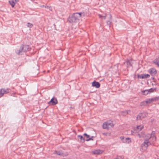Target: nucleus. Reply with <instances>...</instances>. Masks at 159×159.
<instances>
[{
	"mask_svg": "<svg viewBox=\"0 0 159 159\" xmlns=\"http://www.w3.org/2000/svg\"><path fill=\"white\" fill-rule=\"evenodd\" d=\"M148 139L147 137H145V139L143 143L141 145L140 150L142 151H145L148 148L149 145L151 144Z\"/></svg>",
	"mask_w": 159,
	"mask_h": 159,
	"instance_id": "nucleus-1",
	"label": "nucleus"
},
{
	"mask_svg": "<svg viewBox=\"0 0 159 159\" xmlns=\"http://www.w3.org/2000/svg\"><path fill=\"white\" fill-rule=\"evenodd\" d=\"M154 135V132H152L151 134H148L145 136L148 139V140L151 144H153L156 140V138Z\"/></svg>",
	"mask_w": 159,
	"mask_h": 159,
	"instance_id": "nucleus-2",
	"label": "nucleus"
},
{
	"mask_svg": "<svg viewBox=\"0 0 159 159\" xmlns=\"http://www.w3.org/2000/svg\"><path fill=\"white\" fill-rule=\"evenodd\" d=\"M114 125L112 122L111 120H108L103 123L102 127L104 129H107L112 127Z\"/></svg>",
	"mask_w": 159,
	"mask_h": 159,
	"instance_id": "nucleus-3",
	"label": "nucleus"
},
{
	"mask_svg": "<svg viewBox=\"0 0 159 159\" xmlns=\"http://www.w3.org/2000/svg\"><path fill=\"white\" fill-rule=\"evenodd\" d=\"M84 13H75L72 16L71 20L73 21L74 20H78L81 17V16H84Z\"/></svg>",
	"mask_w": 159,
	"mask_h": 159,
	"instance_id": "nucleus-4",
	"label": "nucleus"
},
{
	"mask_svg": "<svg viewBox=\"0 0 159 159\" xmlns=\"http://www.w3.org/2000/svg\"><path fill=\"white\" fill-rule=\"evenodd\" d=\"M9 89H2L0 90V98L3 96L4 94L9 93L10 91Z\"/></svg>",
	"mask_w": 159,
	"mask_h": 159,
	"instance_id": "nucleus-5",
	"label": "nucleus"
},
{
	"mask_svg": "<svg viewBox=\"0 0 159 159\" xmlns=\"http://www.w3.org/2000/svg\"><path fill=\"white\" fill-rule=\"evenodd\" d=\"M147 115V114L146 113L143 112L140 113L137 116V120H142V119L146 117Z\"/></svg>",
	"mask_w": 159,
	"mask_h": 159,
	"instance_id": "nucleus-6",
	"label": "nucleus"
},
{
	"mask_svg": "<svg viewBox=\"0 0 159 159\" xmlns=\"http://www.w3.org/2000/svg\"><path fill=\"white\" fill-rule=\"evenodd\" d=\"M57 100L56 98H53L51 100L48 102V103L51 105H55L57 103Z\"/></svg>",
	"mask_w": 159,
	"mask_h": 159,
	"instance_id": "nucleus-7",
	"label": "nucleus"
},
{
	"mask_svg": "<svg viewBox=\"0 0 159 159\" xmlns=\"http://www.w3.org/2000/svg\"><path fill=\"white\" fill-rule=\"evenodd\" d=\"M22 49H23V52H25L29 51L31 48H30L29 45H25L22 47Z\"/></svg>",
	"mask_w": 159,
	"mask_h": 159,
	"instance_id": "nucleus-8",
	"label": "nucleus"
},
{
	"mask_svg": "<svg viewBox=\"0 0 159 159\" xmlns=\"http://www.w3.org/2000/svg\"><path fill=\"white\" fill-rule=\"evenodd\" d=\"M92 86L95 87L96 88H98L100 87V84L99 82L94 81L92 83Z\"/></svg>",
	"mask_w": 159,
	"mask_h": 159,
	"instance_id": "nucleus-9",
	"label": "nucleus"
},
{
	"mask_svg": "<svg viewBox=\"0 0 159 159\" xmlns=\"http://www.w3.org/2000/svg\"><path fill=\"white\" fill-rule=\"evenodd\" d=\"M103 152L102 150H95L92 152V153L94 154L98 155L102 154Z\"/></svg>",
	"mask_w": 159,
	"mask_h": 159,
	"instance_id": "nucleus-10",
	"label": "nucleus"
},
{
	"mask_svg": "<svg viewBox=\"0 0 159 159\" xmlns=\"http://www.w3.org/2000/svg\"><path fill=\"white\" fill-rule=\"evenodd\" d=\"M138 77L140 78L144 79L149 77L150 75L148 74H142L139 75Z\"/></svg>",
	"mask_w": 159,
	"mask_h": 159,
	"instance_id": "nucleus-11",
	"label": "nucleus"
},
{
	"mask_svg": "<svg viewBox=\"0 0 159 159\" xmlns=\"http://www.w3.org/2000/svg\"><path fill=\"white\" fill-rule=\"evenodd\" d=\"M149 72L152 75L156 74L157 72L156 70L154 68H151L149 70Z\"/></svg>",
	"mask_w": 159,
	"mask_h": 159,
	"instance_id": "nucleus-12",
	"label": "nucleus"
},
{
	"mask_svg": "<svg viewBox=\"0 0 159 159\" xmlns=\"http://www.w3.org/2000/svg\"><path fill=\"white\" fill-rule=\"evenodd\" d=\"M156 98H149L148 99L146 100V102H147V103H151L152 102L154 101H156Z\"/></svg>",
	"mask_w": 159,
	"mask_h": 159,
	"instance_id": "nucleus-13",
	"label": "nucleus"
},
{
	"mask_svg": "<svg viewBox=\"0 0 159 159\" xmlns=\"http://www.w3.org/2000/svg\"><path fill=\"white\" fill-rule=\"evenodd\" d=\"M77 137L78 139H80V140L81 142L84 143V139L82 136L81 135H78L77 136Z\"/></svg>",
	"mask_w": 159,
	"mask_h": 159,
	"instance_id": "nucleus-14",
	"label": "nucleus"
},
{
	"mask_svg": "<svg viewBox=\"0 0 159 159\" xmlns=\"http://www.w3.org/2000/svg\"><path fill=\"white\" fill-rule=\"evenodd\" d=\"M130 111H121L120 113L121 114L124 116H126L128 114L129 112H130Z\"/></svg>",
	"mask_w": 159,
	"mask_h": 159,
	"instance_id": "nucleus-15",
	"label": "nucleus"
},
{
	"mask_svg": "<svg viewBox=\"0 0 159 159\" xmlns=\"http://www.w3.org/2000/svg\"><path fill=\"white\" fill-rule=\"evenodd\" d=\"M131 61H130L129 60H128L127 61H126V64L127 67H129L132 66V64L131 63Z\"/></svg>",
	"mask_w": 159,
	"mask_h": 159,
	"instance_id": "nucleus-16",
	"label": "nucleus"
},
{
	"mask_svg": "<svg viewBox=\"0 0 159 159\" xmlns=\"http://www.w3.org/2000/svg\"><path fill=\"white\" fill-rule=\"evenodd\" d=\"M23 52V49H22V47H21L20 49L18 50H17L16 52V53L19 55L21 54V53Z\"/></svg>",
	"mask_w": 159,
	"mask_h": 159,
	"instance_id": "nucleus-17",
	"label": "nucleus"
},
{
	"mask_svg": "<svg viewBox=\"0 0 159 159\" xmlns=\"http://www.w3.org/2000/svg\"><path fill=\"white\" fill-rule=\"evenodd\" d=\"M155 64L159 66V57L154 61Z\"/></svg>",
	"mask_w": 159,
	"mask_h": 159,
	"instance_id": "nucleus-18",
	"label": "nucleus"
},
{
	"mask_svg": "<svg viewBox=\"0 0 159 159\" xmlns=\"http://www.w3.org/2000/svg\"><path fill=\"white\" fill-rule=\"evenodd\" d=\"M56 153L59 155L62 156H64L63 153L61 151H59L58 152L56 151Z\"/></svg>",
	"mask_w": 159,
	"mask_h": 159,
	"instance_id": "nucleus-19",
	"label": "nucleus"
},
{
	"mask_svg": "<svg viewBox=\"0 0 159 159\" xmlns=\"http://www.w3.org/2000/svg\"><path fill=\"white\" fill-rule=\"evenodd\" d=\"M125 140L126 143H129L131 142V139L129 138H126Z\"/></svg>",
	"mask_w": 159,
	"mask_h": 159,
	"instance_id": "nucleus-20",
	"label": "nucleus"
},
{
	"mask_svg": "<svg viewBox=\"0 0 159 159\" xmlns=\"http://www.w3.org/2000/svg\"><path fill=\"white\" fill-rule=\"evenodd\" d=\"M147 102H146V101H143L140 103V105L141 106H146L147 105Z\"/></svg>",
	"mask_w": 159,
	"mask_h": 159,
	"instance_id": "nucleus-21",
	"label": "nucleus"
},
{
	"mask_svg": "<svg viewBox=\"0 0 159 159\" xmlns=\"http://www.w3.org/2000/svg\"><path fill=\"white\" fill-rule=\"evenodd\" d=\"M9 3L11 5L12 7H13L15 5V3L13 1H9Z\"/></svg>",
	"mask_w": 159,
	"mask_h": 159,
	"instance_id": "nucleus-22",
	"label": "nucleus"
},
{
	"mask_svg": "<svg viewBox=\"0 0 159 159\" xmlns=\"http://www.w3.org/2000/svg\"><path fill=\"white\" fill-rule=\"evenodd\" d=\"M143 128V126L139 125L137 126V129L139 131H140Z\"/></svg>",
	"mask_w": 159,
	"mask_h": 159,
	"instance_id": "nucleus-23",
	"label": "nucleus"
},
{
	"mask_svg": "<svg viewBox=\"0 0 159 159\" xmlns=\"http://www.w3.org/2000/svg\"><path fill=\"white\" fill-rule=\"evenodd\" d=\"M143 93L144 95H146L149 93V91L147 90H146L143 92Z\"/></svg>",
	"mask_w": 159,
	"mask_h": 159,
	"instance_id": "nucleus-24",
	"label": "nucleus"
},
{
	"mask_svg": "<svg viewBox=\"0 0 159 159\" xmlns=\"http://www.w3.org/2000/svg\"><path fill=\"white\" fill-rule=\"evenodd\" d=\"M155 90V88H151L149 90H148L149 91V93H151L152 92H153Z\"/></svg>",
	"mask_w": 159,
	"mask_h": 159,
	"instance_id": "nucleus-25",
	"label": "nucleus"
},
{
	"mask_svg": "<svg viewBox=\"0 0 159 159\" xmlns=\"http://www.w3.org/2000/svg\"><path fill=\"white\" fill-rule=\"evenodd\" d=\"M33 24L30 23H27V26L31 28L33 26Z\"/></svg>",
	"mask_w": 159,
	"mask_h": 159,
	"instance_id": "nucleus-26",
	"label": "nucleus"
},
{
	"mask_svg": "<svg viewBox=\"0 0 159 159\" xmlns=\"http://www.w3.org/2000/svg\"><path fill=\"white\" fill-rule=\"evenodd\" d=\"M93 137V136H92L91 137L89 138V139H87L86 140V141H89L90 140H93L92 138Z\"/></svg>",
	"mask_w": 159,
	"mask_h": 159,
	"instance_id": "nucleus-27",
	"label": "nucleus"
},
{
	"mask_svg": "<svg viewBox=\"0 0 159 159\" xmlns=\"http://www.w3.org/2000/svg\"><path fill=\"white\" fill-rule=\"evenodd\" d=\"M45 8L47 9H49V10H52V8L51 7L46 6L45 7Z\"/></svg>",
	"mask_w": 159,
	"mask_h": 159,
	"instance_id": "nucleus-28",
	"label": "nucleus"
},
{
	"mask_svg": "<svg viewBox=\"0 0 159 159\" xmlns=\"http://www.w3.org/2000/svg\"><path fill=\"white\" fill-rule=\"evenodd\" d=\"M136 136L139 138H140L142 137V134H138L136 135Z\"/></svg>",
	"mask_w": 159,
	"mask_h": 159,
	"instance_id": "nucleus-29",
	"label": "nucleus"
},
{
	"mask_svg": "<svg viewBox=\"0 0 159 159\" xmlns=\"http://www.w3.org/2000/svg\"><path fill=\"white\" fill-rule=\"evenodd\" d=\"M83 135L84 136H86V137L87 138H89V136L87 134H86V133H85Z\"/></svg>",
	"mask_w": 159,
	"mask_h": 159,
	"instance_id": "nucleus-30",
	"label": "nucleus"
},
{
	"mask_svg": "<svg viewBox=\"0 0 159 159\" xmlns=\"http://www.w3.org/2000/svg\"><path fill=\"white\" fill-rule=\"evenodd\" d=\"M118 159H123V157L122 156H119L117 157Z\"/></svg>",
	"mask_w": 159,
	"mask_h": 159,
	"instance_id": "nucleus-31",
	"label": "nucleus"
},
{
	"mask_svg": "<svg viewBox=\"0 0 159 159\" xmlns=\"http://www.w3.org/2000/svg\"><path fill=\"white\" fill-rule=\"evenodd\" d=\"M111 23V21H108L107 22V24L108 25H110Z\"/></svg>",
	"mask_w": 159,
	"mask_h": 159,
	"instance_id": "nucleus-32",
	"label": "nucleus"
},
{
	"mask_svg": "<svg viewBox=\"0 0 159 159\" xmlns=\"http://www.w3.org/2000/svg\"><path fill=\"white\" fill-rule=\"evenodd\" d=\"M109 18H110V20H111L112 18V16L110 14L109 15Z\"/></svg>",
	"mask_w": 159,
	"mask_h": 159,
	"instance_id": "nucleus-33",
	"label": "nucleus"
},
{
	"mask_svg": "<svg viewBox=\"0 0 159 159\" xmlns=\"http://www.w3.org/2000/svg\"><path fill=\"white\" fill-rule=\"evenodd\" d=\"M102 134L103 135H106L107 136V133H102Z\"/></svg>",
	"mask_w": 159,
	"mask_h": 159,
	"instance_id": "nucleus-34",
	"label": "nucleus"
},
{
	"mask_svg": "<svg viewBox=\"0 0 159 159\" xmlns=\"http://www.w3.org/2000/svg\"><path fill=\"white\" fill-rule=\"evenodd\" d=\"M106 14H105V15L104 16H102V17H103L104 19H106Z\"/></svg>",
	"mask_w": 159,
	"mask_h": 159,
	"instance_id": "nucleus-35",
	"label": "nucleus"
},
{
	"mask_svg": "<svg viewBox=\"0 0 159 159\" xmlns=\"http://www.w3.org/2000/svg\"><path fill=\"white\" fill-rule=\"evenodd\" d=\"M98 16L100 18H101L102 17V16L100 15H98Z\"/></svg>",
	"mask_w": 159,
	"mask_h": 159,
	"instance_id": "nucleus-36",
	"label": "nucleus"
},
{
	"mask_svg": "<svg viewBox=\"0 0 159 159\" xmlns=\"http://www.w3.org/2000/svg\"><path fill=\"white\" fill-rule=\"evenodd\" d=\"M73 131L75 133V132H75V130H73Z\"/></svg>",
	"mask_w": 159,
	"mask_h": 159,
	"instance_id": "nucleus-37",
	"label": "nucleus"
},
{
	"mask_svg": "<svg viewBox=\"0 0 159 159\" xmlns=\"http://www.w3.org/2000/svg\"><path fill=\"white\" fill-rule=\"evenodd\" d=\"M114 159H118V158L117 157L116 158Z\"/></svg>",
	"mask_w": 159,
	"mask_h": 159,
	"instance_id": "nucleus-38",
	"label": "nucleus"
},
{
	"mask_svg": "<svg viewBox=\"0 0 159 159\" xmlns=\"http://www.w3.org/2000/svg\"><path fill=\"white\" fill-rule=\"evenodd\" d=\"M159 159L158 158V159Z\"/></svg>",
	"mask_w": 159,
	"mask_h": 159,
	"instance_id": "nucleus-39",
	"label": "nucleus"
}]
</instances>
